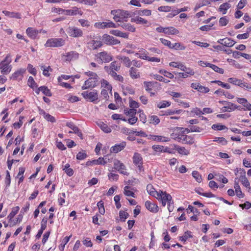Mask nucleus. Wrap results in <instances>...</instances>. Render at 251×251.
Returning <instances> with one entry per match:
<instances>
[{
    "mask_svg": "<svg viewBox=\"0 0 251 251\" xmlns=\"http://www.w3.org/2000/svg\"><path fill=\"white\" fill-rule=\"evenodd\" d=\"M65 44V40L62 38H50L47 40L45 46L47 47H60Z\"/></svg>",
    "mask_w": 251,
    "mask_h": 251,
    "instance_id": "1",
    "label": "nucleus"
},
{
    "mask_svg": "<svg viewBox=\"0 0 251 251\" xmlns=\"http://www.w3.org/2000/svg\"><path fill=\"white\" fill-rule=\"evenodd\" d=\"M99 84V77H90L84 82L82 86V90H86L90 88H94Z\"/></svg>",
    "mask_w": 251,
    "mask_h": 251,
    "instance_id": "2",
    "label": "nucleus"
},
{
    "mask_svg": "<svg viewBox=\"0 0 251 251\" xmlns=\"http://www.w3.org/2000/svg\"><path fill=\"white\" fill-rule=\"evenodd\" d=\"M220 103H221L225 106L222 107L221 110L223 112H231L238 108L239 106L233 103L232 102L226 101H219Z\"/></svg>",
    "mask_w": 251,
    "mask_h": 251,
    "instance_id": "3",
    "label": "nucleus"
},
{
    "mask_svg": "<svg viewBox=\"0 0 251 251\" xmlns=\"http://www.w3.org/2000/svg\"><path fill=\"white\" fill-rule=\"evenodd\" d=\"M180 69L184 72V73H179L178 74V76L180 77L186 78L189 75H193L195 74V72L193 69L187 68L183 64H181L180 66Z\"/></svg>",
    "mask_w": 251,
    "mask_h": 251,
    "instance_id": "4",
    "label": "nucleus"
},
{
    "mask_svg": "<svg viewBox=\"0 0 251 251\" xmlns=\"http://www.w3.org/2000/svg\"><path fill=\"white\" fill-rule=\"evenodd\" d=\"M102 39L103 42L107 45H114L120 43V41H119L118 39L107 34H104L102 36Z\"/></svg>",
    "mask_w": 251,
    "mask_h": 251,
    "instance_id": "5",
    "label": "nucleus"
},
{
    "mask_svg": "<svg viewBox=\"0 0 251 251\" xmlns=\"http://www.w3.org/2000/svg\"><path fill=\"white\" fill-rule=\"evenodd\" d=\"M81 95L85 99H88L91 102H94L98 99V95L96 90L90 92L85 91L82 93Z\"/></svg>",
    "mask_w": 251,
    "mask_h": 251,
    "instance_id": "6",
    "label": "nucleus"
},
{
    "mask_svg": "<svg viewBox=\"0 0 251 251\" xmlns=\"http://www.w3.org/2000/svg\"><path fill=\"white\" fill-rule=\"evenodd\" d=\"M67 31L70 36L74 37H81L83 35L82 31L76 27H69Z\"/></svg>",
    "mask_w": 251,
    "mask_h": 251,
    "instance_id": "7",
    "label": "nucleus"
},
{
    "mask_svg": "<svg viewBox=\"0 0 251 251\" xmlns=\"http://www.w3.org/2000/svg\"><path fill=\"white\" fill-rule=\"evenodd\" d=\"M113 164L114 169L117 170L120 173L125 175H127V173L125 171L126 167L125 165L120 161L115 159Z\"/></svg>",
    "mask_w": 251,
    "mask_h": 251,
    "instance_id": "8",
    "label": "nucleus"
},
{
    "mask_svg": "<svg viewBox=\"0 0 251 251\" xmlns=\"http://www.w3.org/2000/svg\"><path fill=\"white\" fill-rule=\"evenodd\" d=\"M119 13L118 15V19L119 20H116V22H121L122 21H127V19L129 17H131V15L130 12L128 11H124L123 10H120L119 11Z\"/></svg>",
    "mask_w": 251,
    "mask_h": 251,
    "instance_id": "9",
    "label": "nucleus"
},
{
    "mask_svg": "<svg viewBox=\"0 0 251 251\" xmlns=\"http://www.w3.org/2000/svg\"><path fill=\"white\" fill-rule=\"evenodd\" d=\"M191 86L201 93H206L209 91V89L208 87L202 86L199 83H192Z\"/></svg>",
    "mask_w": 251,
    "mask_h": 251,
    "instance_id": "10",
    "label": "nucleus"
},
{
    "mask_svg": "<svg viewBox=\"0 0 251 251\" xmlns=\"http://www.w3.org/2000/svg\"><path fill=\"white\" fill-rule=\"evenodd\" d=\"M65 57V61H71L72 60H76L79 57V53L75 51H71L66 53V55H63Z\"/></svg>",
    "mask_w": 251,
    "mask_h": 251,
    "instance_id": "11",
    "label": "nucleus"
},
{
    "mask_svg": "<svg viewBox=\"0 0 251 251\" xmlns=\"http://www.w3.org/2000/svg\"><path fill=\"white\" fill-rule=\"evenodd\" d=\"M98 57L102 62H109L112 60L111 55L106 51H102L98 54Z\"/></svg>",
    "mask_w": 251,
    "mask_h": 251,
    "instance_id": "12",
    "label": "nucleus"
},
{
    "mask_svg": "<svg viewBox=\"0 0 251 251\" xmlns=\"http://www.w3.org/2000/svg\"><path fill=\"white\" fill-rule=\"evenodd\" d=\"M145 206L148 210L151 212L156 213L158 211V206L155 203H151L150 201H146Z\"/></svg>",
    "mask_w": 251,
    "mask_h": 251,
    "instance_id": "13",
    "label": "nucleus"
},
{
    "mask_svg": "<svg viewBox=\"0 0 251 251\" xmlns=\"http://www.w3.org/2000/svg\"><path fill=\"white\" fill-rule=\"evenodd\" d=\"M64 14L67 15H76L77 14L82 15L83 12L77 7H74L72 9H68L64 11Z\"/></svg>",
    "mask_w": 251,
    "mask_h": 251,
    "instance_id": "14",
    "label": "nucleus"
},
{
    "mask_svg": "<svg viewBox=\"0 0 251 251\" xmlns=\"http://www.w3.org/2000/svg\"><path fill=\"white\" fill-rule=\"evenodd\" d=\"M126 146V143L125 142H122L120 144H116L111 148L110 151L111 152L118 153L123 150Z\"/></svg>",
    "mask_w": 251,
    "mask_h": 251,
    "instance_id": "15",
    "label": "nucleus"
},
{
    "mask_svg": "<svg viewBox=\"0 0 251 251\" xmlns=\"http://www.w3.org/2000/svg\"><path fill=\"white\" fill-rule=\"evenodd\" d=\"M25 69H20L13 73L10 78L13 80H17L19 78V79L21 80L23 77V75L25 73Z\"/></svg>",
    "mask_w": 251,
    "mask_h": 251,
    "instance_id": "16",
    "label": "nucleus"
},
{
    "mask_svg": "<svg viewBox=\"0 0 251 251\" xmlns=\"http://www.w3.org/2000/svg\"><path fill=\"white\" fill-rule=\"evenodd\" d=\"M237 179V178L235 179L234 187L237 196L239 198H242L244 197V195L242 192L241 189L239 185V181Z\"/></svg>",
    "mask_w": 251,
    "mask_h": 251,
    "instance_id": "17",
    "label": "nucleus"
},
{
    "mask_svg": "<svg viewBox=\"0 0 251 251\" xmlns=\"http://www.w3.org/2000/svg\"><path fill=\"white\" fill-rule=\"evenodd\" d=\"M9 64L5 62H1L0 64V69L1 70V73L3 74H7L11 71L10 66Z\"/></svg>",
    "mask_w": 251,
    "mask_h": 251,
    "instance_id": "18",
    "label": "nucleus"
},
{
    "mask_svg": "<svg viewBox=\"0 0 251 251\" xmlns=\"http://www.w3.org/2000/svg\"><path fill=\"white\" fill-rule=\"evenodd\" d=\"M161 201H167L168 203L172 201V197L170 194L167 193L165 191H161L160 195L158 199Z\"/></svg>",
    "mask_w": 251,
    "mask_h": 251,
    "instance_id": "19",
    "label": "nucleus"
},
{
    "mask_svg": "<svg viewBox=\"0 0 251 251\" xmlns=\"http://www.w3.org/2000/svg\"><path fill=\"white\" fill-rule=\"evenodd\" d=\"M150 139L153 141L163 142H167L170 141V139L168 137L155 135H150Z\"/></svg>",
    "mask_w": 251,
    "mask_h": 251,
    "instance_id": "20",
    "label": "nucleus"
},
{
    "mask_svg": "<svg viewBox=\"0 0 251 251\" xmlns=\"http://www.w3.org/2000/svg\"><path fill=\"white\" fill-rule=\"evenodd\" d=\"M41 91L42 93L46 96L48 97L51 96V93L50 90L46 86H43L38 88L36 91L35 92L39 94V92Z\"/></svg>",
    "mask_w": 251,
    "mask_h": 251,
    "instance_id": "21",
    "label": "nucleus"
},
{
    "mask_svg": "<svg viewBox=\"0 0 251 251\" xmlns=\"http://www.w3.org/2000/svg\"><path fill=\"white\" fill-rule=\"evenodd\" d=\"M26 32L29 37L33 39H35L39 33L38 30L32 27H28L26 30Z\"/></svg>",
    "mask_w": 251,
    "mask_h": 251,
    "instance_id": "22",
    "label": "nucleus"
},
{
    "mask_svg": "<svg viewBox=\"0 0 251 251\" xmlns=\"http://www.w3.org/2000/svg\"><path fill=\"white\" fill-rule=\"evenodd\" d=\"M98 126L105 133H108L111 132V129L105 123L100 121L97 123Z\"/></svg>",
    "mask_w": 251,
    "mask_h": 251,
    "instance_id": "23",
    "label": "nucleus"
},
{
    "mask_svg": "<svg viewBox=\"0 0 251 251\" xmlns=\"http://www.w3.org/2000/svg\"><path fill=\"white\" fill-rule=\"evenodd\" d=\"M129 74L131 77L136 79L140 77V73L138 70L134 67H131L129 70Z\"/></svg>",
    "mask_w": 251,
    "mask_h": 251,
    "instance_id": "24",
    "label": "nucleus"
},
{
    "mask_svg": "<svg viewBox=\"0 0 251 251\" xmlns=\"http://www.w3.org/2000/svg\"><path fill=\"white\" fill-rule=\"evenodd\" d=\"M118 25L122 26L124 29L130 32H133L135 31V27L130 24H126L123 22L121 24H118Z\"/></svg>",
    "mask_w": 251,
    "mask_h": 251,
    "instance_id": "25",
    "label": "nucleus"
},
{
    "mask_svg": "<svg viewBox=\"0 0 251 251\" xmlns=\"http://www.w3.org/2000/svg\"><path fill=\"white\" fill-rule=\"evenodd\" d=\"M2 13L5 14V15L8 16L10 18H15L17 19H20L21 14L19 13L14 12H9L6 10H3Z\"/></svg>",
    "mask_w": 251,
    "mask_h": 251,
    "instance_id": "26",
    "label": "nucleus"
},
{
    "mask_svg": "<svg viewBox=\"0 0 251 251\" xmlns=\"http://www.w3.org/2000/svg\"><path fill=\"white\" fill-rule=\"evenodd\" d=\"M133 161L135 165L141 164L142 163V157L140 154L136 152L133 156Z\"/></svg>",
    "mask_w": 251,
    "mask_h": 251,
    "instance_id": "27",
    "label": "nucleus"
},
{
    "mask_svg": "<svg viewBox=\"0 0 251 251\" xmlns=\"http://www.w3.org/2000/svg\"><path fill=\"white\" fill-rule=\"evenodd\" d=\"M182 143L192 145L194 143V138L190 136L182 135Z\"/></svg>",
    "mask_w": 251,
    "mask_h": 251,
    "instance_id": "28",
    "label": "nucleus"
},
{
    "mask_svg": "<svg viewBox=\"0 0 251 251\" xmlns=\"http://www.w3.org/2000/svg\"><path fill=\"white\" fill-rule=\"evenodd\" d=\"M166 30L165 31V34H166L175 35L179 33L178 30L173 26L166 27Z\"/></svg>",
    "mask_w": 251,
    "mask_h": 251,
    "instance_id": "29",
    "label": "nucleus"
},
{
    "mask_svg": "<svg viewBox=\"0 0 251 251\" xmlns=\"http://www.w3.org/2000/svg\"><path fill=\"white\" fill-rule=\"evenodd\" d=\"M132 22H135L137 24L146 25L148 23V21L139 16H137L131 19Z\"/></svg>",
    "mask_w": 251,
    "mask_h": 251,
    "instance_id": "30",
    "label": "nucleus"
},
{
    "mask_svg": "<svg viewBox=\"0 0 251 251\" xmlns=\"http://www.w3.org/2000/svg\"><path fill=\"white\" fill-rule=\"evenodd\" d=\"M231 5L229 3L226 2L221 4L219 8V10L220 12H222L223 14H225L226 13L227 10L229 9Z\"/></svg>",
    "mask_w": 251,
    "mask_h": 251,
    "instance_id": "31",
    "label": "nucleus"
},
{
    "mask_svg": "<svg viewBox=\"0 0 251 251\" xmlns=\"http://www.w3.org/2000/svg\"><path fill=\"white\" fill-rule=\"evenodd\" d=\"M176 150L179 154L182 155H188L190 153L189 151L186 150L184 147L178 146L176 147Z\"/></svg>",
    "mask_w": 251,
    "mask_h": 251,
    "instance_id": "32",
    "label": "nucleus"
},
{
    "mask_svg": "<svg viewBox=\"0 0 251 251\" xmlns=\"http://www.w3.org/2000/svg\"><path fill=\"white\" fill-rule=\"evenodd\" d=\"M235 42H234L230 38H225L223 45L226 47H232L235 44Z\"/></svg>",
    "mask_w": 251,
    "mask_h": 251,
    "instance_id": "33",
    "label": "nucleus"
},
{
    "mask_svg": "<svg viewBox=\"0 0 251 251\" xmlns=\"http://www.w3.org/2000/svg\"><path fill=\"white\" fill-rule=\"evenodd\" d=\"M108 69H109L111 71H118L120 70V66L117 65L116 61H114L110 64L109 67L108 66Z\"/></svg>",
    "mask_w": 251,
    "mask_h": 251,
    "instance_id": "34",
    "label": "nucleus"
},
{
    "mask_svg": "<svg viewBox=\"0 0 251 251\" xmlns=\"http://www.w3.org/2000/svg\"><path fill=\"white\" fill-rule=\"evenodd\" d=\"M137 14L139 16H150L151 14V11L149 9L140 10L137 12Z\"/></svg>",
    "mask_w": 251,
    "mask_h": 251,
    "instance_id": "35",
    "label": "nucleus"
},
{
    "mask_svg": "<svg viewBox=\"0 0 251 251\" xmlns=\"http://www.w3.org/2000/svg\"><path fill=\"white\" fill-rule=\"evenodd\" d=\"M150 123L156 125L159 123L160 119L159 118L155 115H152L149 117Z\"/></svg>",
    "mask_w": 251,
    "mask_h": 251,
    "instance_id": "36",
    "label": "nucleus"
},
{
    "mask_svg": "<svg viewBox=\"0 0 251 251\" xmlns=\"http://www.w3.org/2000/svg\"><path fill=\"white\" fill-rule=\"evenodd\" d=\"M19 209L20 208L19 206H16L13 208L12 211L10 212V213L8 216V218L9 219V221H10L12 219V218L15 216V215L17 214Z\"/></svg>",
    "mask_w": 251,
    "mask_h": 251,
    "instance_id": "37",
    "label": "nucleus"
},
{
    "mask_svg": "<svg viewBox=\"0 0 251 251\" xmlns=\"http://www.w3.org/2000/svg\"><path fill=\"white\" fill-rule=\"evenodd\" d=\"M41 68L43 70V74L46 76L50 75V74L49 73V71H52V69L50 66L46 67L45 66H41Z\"/></svg>",
    "mask_w": 251,
    "mask_h": 251,
    "instance_id": "38",
    "label": "nucleus"
},
{
    "mask_svg": "<svg viewBox=\"0 0 251 251\" xmlns=\"http://www.w3.org/2000/svg\"><path fill=\"white\" fill-rule=\"evenodd\" d=\"M193 236L191 234V231H187L185 232L183 236H181L179 237V240L185 242L189 238H192Z\"/></svg>",
    "mask_w": 251,
    "mask_h": 251,
    "instance_id": "39",
    "label": "nucleus"
},
{
    "mask_svg": "<svg viewBox=\"0 0 251 251\" xmlns=\"http://www.w3.org/2000/svg\"><path fill=\"white\" fill-rule=\"evenodd\" d=\"M192 175L198 182H201L202 181V177L198 171H193Z\"/></svg>",
    "mask_w": 251,
    "mask_h": 251,
    "instance_id": "40",
    "label": "nucleus"
},
{
    "mask_svg": "<svg viewBox=\"0 0 251 251\" xmlns=\"http://www.w3.org/2000/svg\"><path fill=\"white\" fill-rule=\"evenodd\" d=\"M137 113V110L135 109H128L127 108L124 109V113L126 115H129L130 116H132L133 115H135Z\"/></svg>",
    "mask_w": 251,
    "mask_h": 251,
    "instance_id": "41",
    "label": "nucleus"
},
{
    "mask_svg": "<svg viewBox=\"0 0 251 251\" xmlns=\"http://www.w3.org/2000/svg\"><path fill=\"white\" fill-rule=\"evenodd\" d=\"M212 128L215 130H222L227 128L224 125H222L219 124H214L212 126Z\"/></svg>",
    "mask_w": 251,
    "mask_h": 251,
    "instance_id": "42",
    "label": "nucleus"
},
{
    "mask_svg": "<svg viewBox=\"0 0 251 251\" xmlns=\"http://www.w3.org/2000/svg\"><path fill=\"white\" fill-rule=\"evenodd\" d=\"M171 49L184 50L185 49V47L179 43H175V44L172 45Z\"/></svg>",
    "mask_w": 251,
    "mask_h": 251,
    "instance_id": "43",
    "label": "nucleus"
},
{
    "mask_svg": "<svg viewBox=\"0 0 251 251\" xmlns=\"http://www.w3.org/2000/svg\"><path fill=\"white\" fill-rule=\"evenodd\" d=\"M119 216L121 220L123 222H125L126 219L128 217L129 214L124 211L121 210L119 212Z\"/></svg>",
    "mask_w": 251,
    "mask_h": 251,
    "instance_id": "44",
    "label": "nucleus"
},
{
    "mask_svg": "<svg viewBox=\"0 0 251 251\" xmlns=\"http://www.w3.org/2000/svg\"><path fill=\"white\" fill-rule=\"evenodd\" d=\"M95 26L98 28H107V22H98L95 24Z\"/></svg>",
    "mask_w": 251,
    "mask_h": 251,
    "instance_id": "45",
    "label": "nucleus"
},
{
    "mask_svg": "<svg viewBox=\"0 0 251 251\" xmlns=\"http://www.w3.org/2000/svg\"><path fill=\"white\" fill-rule=\"evenodd\" d=\"M228 82L236 85L242 84V80L241 79H238L234 77L229 78Z\"/></svg>",
    "mask_w": 251,
    "mask_h": 251,
    "instance_id": "46",
    "label": "nucleus"
},
{
    "mask_svg": "<svg viewBox=\"0 0 251 251\" xmlns=\"http://www.w3.org/2000/svg\"><path fill=\"white\" fill-rule=\"evenodd\" d=\"M128 188H129L128 186H126L125 187L124 192L125 195L127 196H131L132 197L135 198V194L132 191L127 190Z\"/></svg>",
    "mask_w": 251,
    "mask_h": 251,
    "instance_id": "47",
    "label": "nucleus"
},
{
    "mask_svg": "<svg viewBox=\"0 0 251 251\" xmlns=\"http://www.w3.org/2000/svg\"><path fill=\"white\" fill-rule=\"evenodd\" d=\"M28 85L32 88L37 87V85L36 83L35 82L32 76H29L27 81Z\"/></svg>",
    "mask_w": 251,
    "mask_h": 251,
    "instance_id": "48",
    "label": "nucleus"
},
{
    "mask_svg": "<svg viewBox=\"0 0 251 251\" xmlns=\"http://www.w3.org/2000/svg\"><path fill=\"white\" fill-rule=\"evenodd\" d=\"M211 82L213 83H217L219 85H220L224 88H225L227 89H229L230 88V86L228 84L224 83L220 80H214V81H212Z\"/></svg>",
    "mask_w": 251,
    "mask_h": 251,
    "instance_id": "49",
    "label": "nucleus"
},
{
    "mask_svg": "<svg viewBox=\"0 0 251 251\" xmlns=\"http://www.w3.org/2000/svg\"><path fill=\"white\" fill-rule=\"evenodd\" d=\"M120 59L123 61L126 66L129 67L131 66V61L128 57L123 56L120 58Z\"/></svg>",
    "mask_w": 251,
    "mask_h": 251,
    "instance_id": "50",
    "label": "nucleus"
},
{
    "mask_svg": "<svg viewBox=\"0 0 251 251\" xmlns=\"http://www.w3.org/2000/svg\"><path fill=\"white\" fill-rule=\"evenodd\" d=\"M210 4V2L207 0H203L201 2H200L199 3L197 4L194 9L195 11H197L199 8L200 7L204 6Z\"/></svg>",
    "mask_w": 251,
    "mask_h": 251,
    "instance_id": "51",
    "label": "nucleus"
},
{
    "mask_svg": "<svg viewBox=\"0 0 251 251\" xmlns=\"http://www.w3.org/2000/svg\"><path fill=\"white\" fill-rule=\"evenodd\" d=\"M159 73L162 74L164 76L170 78H174V75L171 73L169 72L164 70H160Z\"/></svg>",
    "mask_w": 251,
    "mask_h": 251,
    "instance_id": "52",
    "label": "nucleus"
},
{
    "mask_svg": "<svg viewBox=\"0 0 251 251\" xmlns=\"http://www.w3.org/2000/svg\"><path fill=\"white\" fill-rule=\"evenodd\" d=\"M170 103L167 101H160L157 103V107L159 108H163L168 107L170 105Z\"/></svg>",
    "mask_w": 251,
    "mask_h": 251,
    "instance_id": "53",
    "label": "nucleus"
},
{
    "mask_svg": "<svg viewBox=\"0 0 251 251\" xmlns=\"http://www.w3.org/2000/svg\"><path fill=\"white\" fill-rule=\"evenodd\" d=\"M242 184L246 188L251 189L250 183L247 177H243L240 179Z\"/></svg>",
    "mask_w": 251,
    "mask_h": 251,
    "instance_id": "54",
    "label": "nucleus"
},
{
    "mask_svg": "<svg viewBox=\"0 0 251 251\" xmlns=\"http://www.w3.org/2000/svg\"><path fill=\"white\" fill-rule=\"evenodd\" d=\"M66 126L73 130V132L75 133L78 132L79 129L73 123H67Z\"/></svg>",
    "mask_w": 251,
    "mask_h": 251,
    "instance_id": "55",
    "label": "nucleus"
},
{
    "mask_svg": "<svg viewBox=\"0 0 251 251\" xmlns=\"http://www.w3.org/2000/svg\"><path fill=\"white\" fill-rule=\"evenodd\" d=\"M11 182V179H10V173L8 171H6V175L5 177V183L6 184V188L9 187L10 185Z\"/></svg>",
    "mask_w": 251,
    "mask_h": 251,
    "instance_id": "56",
    "label": "nucleus"
},
{
    "mask_svg": "<svg viewBox=\"0 0 251 251\" xmlns=\"http://www.w3.org/2000/svg\"><path fill=\"white\" fill-rule=\"evenodd\" d=\"M87 157V154L85 151L79 152L76 155V159L78 160H83Z\"/></svg>",
    "mask_w": 251,
    "mask_h": 251,
    "instance_id": "57",
    "label": "nucleus"
},
{
    "mask_svg": "<svg viewBox=\"0 0 251 251\" xmlns=\"http://www.w3.org/2000/svg\"><path fill=\"white\" fill-rule=\"evenodd\" d=\"M144 84L146 90L148 92H150L151 90L152 87H153V84L151 82L145 81L144 82Z\"/></svg>",
    "mask_w": 251,
    "mask_h": 251,
    "instance_id": "58",
    "label": "nucleus"
},
{
    "mask_svg": "<svg viewBox=\"0 0 251 251\" xmlns=\"http://www.w3.org/2000/svg\"><path fill=\"white\" fill-rule=\"evenodd\" d=\"M189 127H190L191 132H201L203 129L199 126H189Z\"/></svg>",
    "mask_w": 251,
    "mask_h": 251,
    "instance_id": "59",
    "label": "nucleus"
},
{
    "mask_svg": "<svg viewBox=\"0 0 251 251\" xmlns=\"http://www.w3.org/2000/svg\"><path fill=\"white\" fill-rule=\"evenodd\" d=\"M158 10L161 12H169L171 10V7L169 6H161L158 8Z\"/></svg>",
    "mask_w": 251,
    "mask_h": 251,
    "instance_id": "60",
    "label": "nucleus"
},
{
    "mask_svg": "<svg viewBox=\"0 0 251 251\" xmlns=\"http://www.w3.org/2000/svg\"><path fill=\"white\" fill-rule=\"evenodd\" d=\"M228 23V20L226 16L221 18L219 20V23L221 26H225Z\"/></svg>",
    "mask_w": 251,
    "mask_h": 251,
    "instance_id": "61",
    "label": "nucleus"
},
{
    "mask_svg": "<svg viewBox=\"0 0 251 251\" xmlns=\"http://www.w3.org/2000/svg\"><path fill=\"white\" fill-rule=\"evenodd\" d=\"M23 119H24V117L20 116L19 117V121H18V122L14 123L13 125V126L15 128H19L22 126V125L23 124L22 120Z\"/></svg>",
    "mask_w": 251,
    "mask_h": 251,
    "instance_id": "62",
    "label": "nucleus"
},
{
    "mask_svg": "<svg viewBox=\"0 0 251 251\" xmlns=\"http://www.w3.org/2000/svg\"><path fill=\"white\" fill-rule=\"evenodd\" d=\"M28 71L31 74L35 75L37 73L36 70L35 68H33V66L30 64H29L27 66Z\"/></svg>",
    "mask_w": 251,
    "mask_h": 251,
    "instance_id": "63",
    "label": "nucleus"
},
{
    "mask_svg": "<svg viewBox=\"0 0 251 251\" xmlns=\"http://www.w3.org/2000/svg\"><path fill=\"white\" fill-rule=\"evenodd\" d=\"M104 69L108 73V75H111L114 78L117 75L115 71H111L109 70V69H108V66H105L104 67Z\"/></svg>",
    "mask_w": 251,
    "mask_h": 251,
    "instance_id": "64",
    "label": "nucleus"
}]
</instances>
